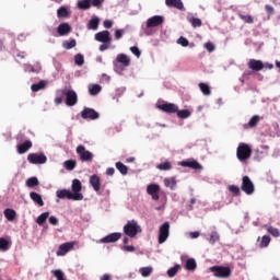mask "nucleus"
Instances as JSON below:
<instances>
[{
  "instance_id": "nucleus-1",
  "label": "nucleus",
  "mask_w": 280,
  "mask_h": 280,
  "mask_svg": "<svg viewBox=\"0 0 280 280\" xmlns=\"http://www.w3.org/2000/svg\"><path fill=\"white\" fill-rule=\"evenodd\" d=\"M124 233L128 237H137V234L141 233V225H139L137 220H130L124 226Z\"/></svg>"
},
{
  "instance_id": "nucleus-2",
  "label": "nucleus",
  "mask_w": 280,
  "mask_h": 280,
  "mask_svg": "<svg viewBox=\"0 0 280 280\" xmlns=\"http://www.w3.org/2000/svg\"><path fill=\"white\" fill-rule=\"evenodd\" d=\"M250 154H253V150L246 143H240L236 150V156L238 161L244 163V161H248L250 159Z\"/></svg>"
},
{
  "instance_id": "nucleus-3",
  "label": "nucleus",
  "mask_w": 280,
  "mask_h": 280,
  "mask_svg": "<svg viewBox=\"0 0 280 280\" xmlns=\"http://www.w3.org/2000/svg\"><path fill=\"white\" fill-rule=\"evenodd\" d=\"M210 272H213V277H217V279H229L231 277V268L229 267L212 266Z\"/></svg>"
},
{
  "instance_id": "nucleus-4",
  "label": "nucleus",
  "mask_w": 280,
  "mask_h": 280,
  "mask_svg": "<svg viewBox=\"0 0 280 280\" xmlns=\"http://www.w3.org/2000/svg\"><path fill=\"white\" fill-rule=\"evenodd\" d=\"M71 192L74 197V201L84 200V195H82V182H80V179L72 180Z\"/></svg>"
},
{
  "instance_id": "nucleus-5",
  "label": "nucleus",
  "mask_w": 280,
  "mask_h": 280,
  "mask_svg": "<svg viewBox=\"0 0 280 280\" xmlns=\"http://www.w3.org/2000/svg\"><path fill=\"white\" fill-rule=\"evenodd\" d=\"M27 161L32 165H45L47 163V155L45 153H31L27 155Z\"/></svg>"
},
{
  "instance_id": "nucleus-6",
  "label": "nucleus",
  "mask_w": 280,
  "mask_h": 280,
  "mask_svg": "<svg viewBox=\"0 0 280 280\" xmlns=\"http://www.w3.org/2000/svg\"><path fill=\"white\" fill-rule=\"evenodd\" d=\"M242 191L246 192L247 196H253L255 194V184L250 180V177L244 176L241 185Z\"/></svg>"
},
{
  "instance_id": "nucleus-7",
  "label": "nucleus",
  "mask_w": 280,
  "mask_h": 280,
  "mask_svg": "<svg viewBox=\"0 0 280 280\" xmlns=\"http://www.w3.org/2000/svg\"><path fill=\"white\" fill-rule=\"evenodd\" d=\"M62 93L66 95L67 106H75L78 104V93L75 91L66 88Z\"/></svg>"
},
{
  "instance_id": "nucleus-8",
  "label": "nucleus",
  "mask_w": 280,
  "mask_h": 280,
  "mask_svg": "<svg viewBox=\"0 0 280 280\" xmlns=\"http://www.w3.org/2000/svg\"><path fill=\"white\" fill-rule=\"evenodd\" d=\"M77 154L79 155L80 161L83 163L93 161V154L91 151H88L84 145L77 147Z\"/></svg>"
},
{
  "instance_id": "nucleus-9",
  "label": "nucleus",
  "mask_w": 280,
  "mask_h": 280,
  "mask_svg": "<svg viewBox=\"0 0 280 280\" xmlns=\"http://www.w3.org/2000/svg\"><path fill=\"white\" fill-rule=\"evenodd\" d=\"M170 237V222H164L159 230V244H165Z\"/></svg>"
},
{
  "instance_id": "nucleus-10",
  "label": "nucleus",
  "mask_w": 280,
  "mask_h": 280,
  "mask_svg": "<svg viewBox=\"0 0 280 280\" xmlns=\"http://www.w3.org/2000/svg\"><path fill=\"white\" fill-rule=\"evenodd\" d=\"M119 240H121V233L115 232L96 241V244H115V242H119Z\"/></svg>"
},
{
  "instance_id": "nucleus-11",
  "label": "nucleus",
  "mask_w": 280,
  "mask_h": 280,
  "mask_svg": "<svg viewBox=\"0 0 280 280\" xmlns=\"http://www.w3.org/2000/svg\"><path fill=\"white\" fill-rule=\"evenodd\" d=\"M165 23V18L163 15H153L147 20V27H159Z\"/></svg>"
},
{
  "instance_id": "nucleus-12",
  "label": "nucleus",
  "mask_w": 280,
  "mask_h": 280,
  "mask_svg": "<svg viewBox=\"0 0 280 280\" xmlns=\"http://www.w3.org/2000/svg\"><path fill=\"white\" fill-rule=\"evenodd\" d=\"M75 246V242H68L63 243L59 246L56 255L57 257H65L69 250H73V247Z\"/></svg>"
},
{
  "instance_id": "nucleus-13",
  "label": "nucleus",
  "mask_w": 280,
  "mask_h": 280,
  "mask_svg": "<svg viewBox=\"0 0 280 280\" xmlns=\"http://www.w3.org/2000/svg\"><path fill=\"white\" fill-rule=\"evenodd\" d=\"M81 117L83 119L95 120V119H100V114L95 109H93V108L85 107L81 112Z\"/></svg>"
},
{
  "instance_id": "nucleus-14",
  "label": "nucleus",
  "mask_w": 280,
  "mask_h": 280,
  "mask_svg": "<svg viewBox=\"0 0 280 280\" xmlns=\"http://www.w3.org/2000/svg\"><path fill=\"white\" fill-rule=\"evenodd\" d=\"M161 191V186L159 184H150L147 187V194L151 196L152 200H159L160 196L159 192Z\"/></svg>"
},
{
  "instance_id": "nucleus-15",
  "label": "nucleus",
  "mask_w": 280,
  "mask_h": 280,
  "mask_svg": "<svg viewBox=\"0 0 280 280\" xmlns=\"http://www.w3.org/2000/svg\"><path fill=\"white\" fill-rule=\"evenodd\" d=\"M158 108L160 110H163V113H170V114L178 112V105L174 103L159 104Z\"/></svg>"
},
{
  "instance_id": "nucleus-16",
  "label": "nucleus",
  "mask_w": 280,
  "mask_h": 280,
  "mask_svg": "<svg viewBox=\"0 0 280 280\" xmlns=\"http://www.w3.org/2000/svg\"><path fill=\"white\" fill-rule=\"evenodd\" d=\"M56 196L60 200H65V198H67L68 200H75V198H77V197L73 196V192L69 189L57 190Z\"/></svg>"
},
{
  "instance_id": "nucleus-17",
  "label": "nucleus",
  "mask_w": 280,
  "mask_h": 280,
  "mask_svg": "<svg viewBox=\"0 0 280 280\" xmlns=\"http://www.w3.org/2000/svg\"><path fill=\"white\" fill-rule=\"evenodd\" d=\"M95 40L98 43H110V32L102 31L95 34Z\"/></svg>"
},
{
  "instance_id": "nucleus-18",
  "label": "nucleus",
  "mask_w": 280,
  "mask_h": 280,
  "mask_svg": "<svg viewBox=\"0 0 280 280\" xmlns=\"http://www.w3.org/2000/svg\"><path fill=\"white\" fill-rule=\"evenodd\" d=\"M179 165H182V167H190L191 170H202V165H200V163H198L196 160L182 161Z\"/></svg>"
},
{
  "instance_id": "nucleus-19",
  "label": "nucleus",
  "mask_w": 280,
  "mask_h": 280,
  "mask_svg": "<svg viewBox=\"0 0 280 280\" xmlns=\"http://www.w3.org/2000/svg\"><path fill=\"white\" fill-rule=\"evenodd\" d=\"M248 67L253 69V71H261V69H264V62H261V60L250 59Z\"/></svg>"
},
{
  "instance_id": "nucleus-20",
  "label": "nucleus",
  "mask_w": 280,
  "mask_h": 280,
  "mask_svg": "<svg viewBox=\"0 0 280 280\" xmlns=\"http://www.w3.org/2000/svg\"><path fill=\"white\" fill-rule=\"evenodd\" d=\"M116 60L122 65V67H130V57L126 54H118Z\"/></svg>"
},
{
  "instance_id": "nucleus-21",
  "label": "nucleus",
  "mask_w": 280,
  "mask_h": 280,
  "mask_svg": "<svg viewBox=\"0 0 280 280\" xmlns=\"http://www.w3.org/2000/svg\"><path fill=\"white\" fill-rule=\"evenodd\" d=\"M165 4L168 8H176L177 10H183L185 8L183 0H165Z\"/></svg>"
},
{
  "instance_id": "nucleus-22",
  "label": "nucleus",
  "mask_w": 280,
  "mask_h": 280,
  "mask_svg": "<svg viewBox=\"0 0 280 280\" xmlns=\"http://www.w3.org/2000/svg\"><path fill=\"white\" fill-rule=\"evenodd\" d=\"M57 32L59 36H67V34L71 33V26L67 23H62L58 26Z\"/></svg>"
},
{
  "instance_id": "nucleus-23",
  "label": "nucleus",
  "mask_w": 280,
  "mask_h": 280,
  "mask_svg": "<svg viewBox=\"0 0 280 280\" xmlns=\"http://www.w3.org/2000/svg\"><path fill=\"white\" fill-rule=\"evenodd\" d=\"M30 198L31 200H33V202H35L39 207H44L45 201H43V197L38 192H34V191L30 192Z\"/></svg>"
},
{
  "instance_id": "nucleus-24",
  "label": "nucleus",
  "mask_w": 280,
  "mask_h": 280,
  "mask_svg": "<svg viewBox=\"0 0 280 280\" xmlns=\"http://www.w3.org/2000/svg\"><path fill=\"white\" fill-rule=\"evenodd\" d=\"M90 185H92L94 191H100L101 189L100 177L97 175H92L90 177Z\"/></svg>"
},
{
  "instance_id": "nucleus-25",
  "label": "nucleus",
  "mask_w": 280,
  "mask_h": 280,
  "mask_svg": "<svg viewBox=\"0 0 280 280\" xmlns=\"http://www.w3.org/2000/svg\"><path fill=\"white\" fill-rule=\"evenodd\" d=\"M259 121H261V117H259L258 115L253 116V117L249 119L248 124H245V125L243 126V128H245V129L255 128V126H257V124H259Z\"/></svg>"
},
{
  "instance_id": "nucleus-26",
  "label": "nucleus",
  "mask_w": 280,
  "mask_h": 280,
  "mask_svg": "<svg viewBox=\"0 0 280 280\" xmlns=\"http://www.w3.org/2000/svg\"><path fill=\"white\" fill-rule=\"evenodd\" d=\"M30 148H32V141L26 140L24 143L18 145V152L19 154H25Z\"/></svg>"
},
{
  "instance_id": "nucleus-27",
  "label": "nucleus",
  "mask_w": 280,
  "mask_h": 280,
  "mask_svg": "<svg viewBox=\"0 0 280 280\" xmlns=\"http://www.w3.org/2000/svg\"><path fill=\"white\" fill-rule=\"evenodd\" d=\"M40 63H36L34 66L25 65L24 70L28 71L30 73H40Z\"/></svg>"
},
{
  "instance_id": "nucleus-28",
  "label": "nucleus",
  "mask_w": 280,
  "mask_h": 280,
  "mask_svg": "<svg viewBox=\"0 0 280 280\" xmlns=\"http://www.w3.org/2000/svg\"><path fill=\"white\" fill-rule=\"evenodd\" d=\"M97 27H100V18L97 16H93L89 24H88V30H97Z\"/></svg>"
},
{
  "instance_id": "nucleus-29",
  "label": "nucleus",
  "mask_w": 280,
  "mask_h": 280,
  "mask_svg": "<svg viewBox=\"0 0 280 280\" xmlns=\"http://www.w3.org/2000/svg\"><path fill=\"white\" fill-rule=\"evenodd\" d=\"M186 270L194 271L196 268H198V265L196 264V259L188 258L185 264Z\"/></svg>"
},
{
  "instance_id": "nucleus-30",
  "label": "nucleus",
  "mask_w": 280,
  "mask_h": 280,
  "mask_svg": "<svg viewBox=\"0 0 280 280\" xmlns=\"http://www.w3.org/2000/svg\"><path fill=\"white\" fill-rule=\"evenodd\" d=\"M102 92V86L100 84H91L89 85L90 95H98Z\"/></svg>"
},
{
  "instance_id": "nucleus-31",
  "label": "nucleus",
  "mask_w": 280,
  "mask_h": 280,
  "mask_svg": "<svg viewBox=\"0 0 280 280\" xmlns=\"http://www.w3.org/2000/svg\"><path fill=\"white\" fill-rule=\"evenodd\" d=\"M164 185L168 189H172V190L176 189V178L175 177L164 178Z\"/></svg>"
},
{
  "instance_id": "nucleus-32",
  "label": "nucleus",
  "mask_w": 280,
  "mask_h": 280,
  "mask_svg": "<svg viewBox=\"0 0 280 280\" xmlns=\"http://www.w3.org/2000/svg\"><path fill=\"white\" fill-rule=\"evenodd\" d=\"M45 86H47V82L39 81L38 83H34L31 86V89H32L33 93H38V91H43V89H45Z\"/></svg>"
},
{
  "instance_id": "nucleus-33",
  "label": "nucleus",
  "mask_w": 280,
  "mask_h": 280,
  "mask_svg": "<svg viewBox=\"0 0 280 280\" xmlns=\"http://www.w3.org/2000/svg\"><path fill=\"white\" fill-rule=\"evenodd\" d=\"M77 5L79 10H91V0H79Z\"/></svg>"
},
{
  "instance_id": "nucleus-34",
  "label": "nucleus",
  "mask_w": 280,
  "mask_h": 280,
  "mask_svg": "<svg viewBox=\"0 0 280 280\" xmlns=\"http://www.w3.org/2000/svg\"><path fill=\"white\" fill-rule=\"evenodd\" d=\"M4 218L9 220V222H12L16 218V211L8 208L4 210Z\"/></svg>"
},
{
  "instance_id": "nucleus-35",
  "label": "nucleus",
  "mask_w": 280,
  "mask_h": 280,
  "mask_svg": "<svg viewBox=\"0 0 280 280\" xmlns=\"http://www.w3.org/2000/svg\"><path fill=\"white\" fill-rule=\"evenodd\" d=\"M47 218H49V212H43L36 219V222L39 226H43L45 222H47Z\"/></svg>"
},
{
  "instance_id": "nucleus-36",
  "label": "nucleus",
  "mask_w": 280,
  "mask_h": 280,
  "mask_svg": "<svg viewBox=\"0 0 280 280\" xmlns=\"http://www.w3.org/2000/svg\"><path fill=\"white\" fill-rule=\"evenodd\" d=\"M10 246H11L10 241H8L3 237L0 238V250L5 253V250H10Z\"/></svg>"
},
{
  "instance_id": "nucleus-37",
  "label": "nucleus",
  "mask_w": 280,
  "mask_h": 280,
  "mask_svg": "<svg viewBox=\"0 0 280 280\" xmlns=\"http://www.w3.org/2000/svg\"><path fill=\"white\" fill-rule=\"evenodd\" d=\"M175 113H177V117H179V119H188V117H191V112L189 109H177Z\"/></svg>"
},
{
  "instance_id": "nucleus-38",
  "label": "nucleus",
  "mask_w": 280,
  "mask_h": 280,
  "mask_svg": "<svg viewBox=\"0 0 280 280\" xmlns=\"http://www.w3.org/2000/svg\"><path fill=\"white\" fill-rule=\"evenodd\" d=\"M57 16H58V19H65V18L69 16V10H67V7H60L57 10Z\"/></svg>"
},
{
  "instance_id": "nucleus-39",
  "label": "nucleus",
  "mask_w": 280,
  "mask_h": 280,
  "mask_svg": "<svg viewBox=\"0 0 280 280\" xmlns=\"http://www.w3.org/2000/svg\"><path fill=\"white\" fill-rule=\"evenodd\" d=\"M39 182H38V177H30L28 179H26V187H38Z\"/></svg>"
},
{
  "instance_id": "nucleus-40",
  "label": "nucleus",
  "mask_w": 280,
  "mask_h": 280,
  "mask_svg": "<svg viewBox=\"0 0 280 280\" xmlns=\"http://www.w3.org/2000/svg\"><path fill=\"white\" fill-rule=\"evenodd\" d=\"M63 167L68 170L69 172H73L75 170V161L68 160L63 162Z\"/></svg>"
},
{
  "instance_id": "nucleus-41",
  "label": "nucleus",
  "mask_w": 280,
  "mask_h": 280,
  "mask_svg": "<svg viewBox=\"0 0 280 280\" xmlns=\"http://www.w3.org/2000/svg\"><path fill=\"white\" fill-rule=\"evenodd\" d=\"M116 168L118 170V172H120V174H122V176H126V174H128V166H126L121 162L116 163Z\"/></svg>"
},
{
  "instance_id": "nucleus-42",
  "label": "nucleus",
  "mask_w": 280,
  "mask_h": 280,
  "mask_svg": "<svg viewBox=\"0 0 280 280\" xmlns=\"http://www.w3.org/2000/svg\"><path fill=\"white\" fill-rule=\"evenodd\" d=\"M154 269L152 267H142L139 269L140 275H142V277H150V275H152V271Z\"/></svg>"
},
{
  "instance_id": "nucleus-43",
  "label": "nucleus",
  "mask_w": 280,
  "mask_h": 280,
  "mask_svg": "<svg viewBox=\"0 0 280 280\" xmlns=\"http://www.w3.org/2000/svg\"><path fill=\"white\" fill-rule=\"evenodd\" d=\"M270 236L269 235H265L261 237V241H260V248H268V246H270Z\"/></svg>"
},
{
  "instance_id": "nucleus-44",
  "label": "nucleus",
  "mask_w": 280,
  "mask_h": 280,
  "mask_svg": "<svg viewBox=\"0 0 280 280\" xmlns=\"http://www.w3.org/2000/svg\"><path fill=\"white\" fill-rule=\"evenodd\" d=\"M199 89L203 95H211V88L206 83H199Z\"/></svg>"
},
{
  "instance_id": "nucleus-45",
  "label": "nucleus",
  "mask_w": 280,
  "mask_h": 280,
  "mask_svg": "<svg viewBox=\"0 0 280 280\" xmlns=\"http://www.w3.org/2000/svg\"><path fill=\"white\" fill-rule=\"evenodd\" d=\"M266 229H267L268 233H270V235H272L273 237L280 236L279 229L272 228L271 225H266Z\"/></svg>"
},
{
  "instance_id": "nucleus-46",
  "label": "nucleus",
  "mask_w": 280,
  "mask_h": 280,
  "mask_svg": "<svg viewBox=\"0 0 280 280\" xmlns=\"http://www.w3.org/2000/svg\"><path fill=\"white\" fill-rule=\"evenodd\" d=\"M178 270H180V265H175L174 267H172L167 270V276L171 278L176 277Z\"/></svg>"
},
{
  "instance_id": "nucleus-47",
  "label": "nucleus",
  "mask_w": 280,
  "mask_h": 280,
  "mask_svg": "<svg viewBox=\"0 0 280 280\" xmlns=\"http://www.w3.org/2000/svg\"><path fill=\"white\" fill-rule=\"evenodd\" d=\"M75 45H77L75 39L66 40L62 43L63 49H73V47H75Z\"/></svg>"
},
{
  "instance_id": "nucleus-48",
  "label": "nucleus",
  "mask_w": 280,
  "mask_h": 280,
  "mask_svg": "<svg viewBox=\"0 0 280 280\" xmlns=\"http://www.w3.org/2000/svg\"><path fill=\"white\" fill-rule=\"evenodd\" d=\"M74 63L78 66V67H82V65H84V55L82 54H77L74 56Z\"/></svg>"
},
{
  "instance_id": "nucleus-49",
  "label": "nucleus",
  "mask_w": 280,
  "mask_h": 280,
  "mask_svg": "<svg viewBox=\"0 0 280 280\" xmlns=\"http://www.w3.org/2000/svg\"><path fill=\"white\" fill-rule=\"evenodd\" d=\"M189 23H191L192 27H201L202 26V20L198 18H191L189 20Z\"/></svg>"
},
{
  "instance_id": "nucleus-50",
  "label": "nucleus",
  "mask_w": 280,
  "mask_h": 280,
  "mask_svg": "<svg viewBox=\"0 0 280 280\" xmlns=\"http://www.w3.org/2000/svg\"><path fill=\"white\" fill-rule=\"evenodd\" d=\"M158 170H162L164 172H167V170H172V163L163 162V163L158 165Z\"/></svg>"
},
{
  "instance_id": "nucleus-51",
  "label": "nucleus",
  "mask_w": 280,
  "mask_h": 280,
  "mask_svg": "<svg viewBox=\"0 0 280 280\" xmlns=\"http://www.w3.org/2000/svg\"><path fill=\"white\" fill-rule=\"evenodd\" d=\"M51 272L56 277L57 280H67V279H65V273L62 272V270L57 269V270H52Z\"/></svg>"
},
{
  "instance_id": "nucleus-52",
  "label": "nucleus",
  "mask_w": 280,
  "mask_h": 280,
  "mask_svg": "<svg viewBox=\"0 0 280 280\" xmlns=\"http://www.w3.org/2000/svg\"><path fill=\"white\" fill-rule=\"evenodd\" d=\"M220 241V234L218 232H211L209 242L210 244H215V242Z\"/></svg>"
},
{
  "instance_id": "nucleus-53",
  "label": "nucleus",
  "mask_w": 280,
  "mask_h": 280,
  "mask_svg": "<svg viewBox=\"0 0 280 280\" xmlns=\"http://www.w3.org/2000/svg\"><path fill=\"white\" fill-rule=\"evenodd\" d=\"M177 45H180L182 47H189V40L186 37L180 36L177 39Z\"/></svg>"
},
{
  "instance_id": "nucleus-54",
  "label": "nucleus",
  "mask_w": 280,
  "mask_h": 280,
  "mask_svg": "<svg viewBox=\"0 0 280 280\" xmlns=\"http://www.w3.org/2000/svg\"><path fill=\"white\" fill-rule=\"evenodd\" d=\"M130 51L133 54V56H136V58H141V50H139V47L131 46Z\"/></svg>"
},
{
  "instance_id": "nucleus-55",
  "label": "nucleus",
  "mask_w": 280,
  "mask_h": 280,
  "mask_svg": "<svg viewBox=\"0 0 280 280\" xmlns=\"http://www.w3.org/2000/svg\"><path fill=\"white\" fill-rule=\"evenodd\" d=\"M229 191H231V194H235V196H240V187L235 185L229 186Z\"/></svg>"
},
{
  "instance_id": "nucleus-56",
  "label": "nucleus",
  "mask_w": 280,
  "mask_h": 280,
  "mask_svg": "<svg viewBox=\"0 0 280 280\" xmlns=\"http://www.w3.org/2000/svg\"><path fill=\"white\" fill-rule=\"evenodd\" d=\"M240 19L244 21V23H253V16L250 15L240 14Z\"/></svg>"
},
{
  "instance_id": "nucleus-57",
  "label": "nucleus",
  "mask_w": 280,
  "mask_h": 280,
  "mask_svg": "<svg viewBox=\"0 0 280 280\" xmlns=\"http://www.w3.org/2000/svg\"><path fill=\"white\" fill-rule=\"evenodd\" d=\"M205 49H207V51H215V45H213V43L208 42L205 44Z\"/></svg>"
},
{
  "instance_id": "nucleus-58",
  "label": "nucleus",
  "mask_w": 280,
  "mask_h": 280,
  "mask_svg": "<svg viewBox=\"0 0 280 280\" xmlns=\"http://www.w3.org/2000/svg\"><path fill=\"white\" fill-rule=\"evenodd\" d=\"M104 3V0H91V4L93 8H102V4Z\"/></svg>"
},
{
  "instance_id": "nucleus-59",
  "label": "nucleus",
  "mask_w": 280,
  "mask_h": 280,
  "mask_svg": "<svg viewBox=\"0 0 280 280\" xmlns=\"http://www.w3.org/2000/svg\"><path fill=\"white\" fill-rule=\"evenodd\" d=\"M103 25H104L105 30H110V27H113V21H110V20H105V21L103 22Z\"/></svg>"
},
{
  "instance_id": "nucleus-60",
  "label": "nucleus",
  "mask_w": 280,
  "mask_h": 280,
  "mask_svg": "<svg viewBox=\"0 0 280 280\" xmlns=\"http://www.w3.org/2000/svg\"><path fill=\"white\" fill-rule=\"evenodd\" d=\"M49 224H52V226H58V218L49 217Z\"/></svg>"
},
{
  "instance_id": "nucleus-61",
  "label": "nucleus",
  "mask_w": 280,
  "mask_h": 280,
  "mask_svg": "<svg viewBox=\"0 0 280 280\" xmlns=\"http://www.w3.org/2000/svg\"><path fill=\"white\" fill-rule=\"evenodd\" d=\"M121 36H124V31L122 30H116V32H115L116 40H119V38H121Z\"/></svg>"
},
{
  "instance_id": "nucleus-62",
  "label": "nucleus",
  "mask_w": 280,
  "mask_h": 280,
  "mask_svg": "<svg viewBox=\"0 0 280 280\" xmlns=\"http://www.w3.org/2000/svg\"><path fill=\"white\" fill-rule=\"evenodd\" d=\"M265 10H266L267 14H275V8H272V5L267 4L265 7Z\"/></svg>"
},
{
  "instance_id": "nucleus-63",
  "label": "nucleus",
  "mask_w": 280,
  "mask_h": 280,
  "mask_svg": "<svg viewBox=\"0 0 280 280\" xmlns=\"http://www.w3.org/2000/svg\"><path fill=\"white\" fill-rule=\"evenodd\" d=\"M106 174H107V176H113L115 174V167H108L106 170Z\"/></svg>"
},
{
  "instance_id": "nucleus-64",
  "label": "nucleus",
  "mask_w": 280,
  "mask_h": 280,
  "mask_svg": "<svg viewBox=\"0 0 280 280\" xmlns=\"http://www.w3.org/2000/svg\"><path fill=\"white\" fill-rule=\"evenodd\" d=\"M101 280H110V275L105 273L101 277Z\"/></svg>"
}]
</instances>
